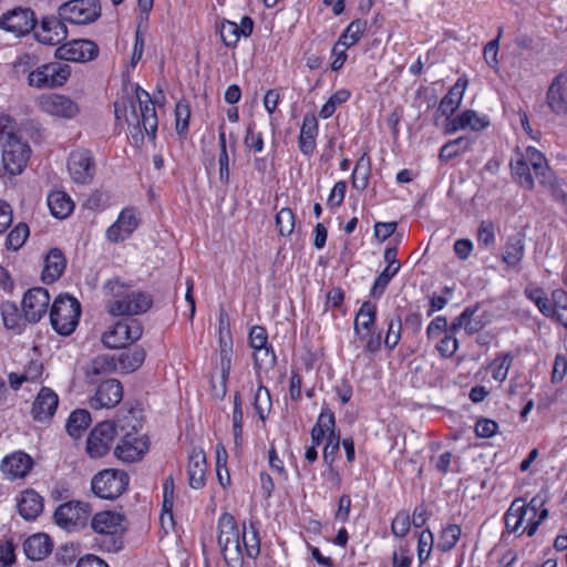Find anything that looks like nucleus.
I'll list each match as a JSON object with an SVG mask.
<instances>
[{
  "label": "nucleus",
  "mask_w": 567,
  "mask_h": 567,
  "mask_svg": "<svg viewBox=\"0 0 567 567\" xmlns=\"http://www.w3.org/2000/svg\"><path fill=\"white\" fill-rule=\"evenodd\" d=\"M434 544V537L430 529H424L417 539V559L420 564H424L431 555Z\"/></svg>",
  "instance_id": "nucleus-51"
},
{
  "label": "nucleus",
  "mask_w": 567,
  "mask_h": 567,
  "mask_svg": "<svg viewBox=\"0 0 567 567\" xmlns=\"http://www.w3.org/2000/svg\"><path fill=\"white\" fill-rule=\"evenodd\" d=\"M401 330L402 321L399 316L389 319L388 331L384 339V343L388 348L393 349L398 344L401 338Z\"/></svg>",
  "instance_id": "nucleus-57"
},
{
  "label": "nucleus",
  "mask_w": 567,
  "mask_h": 567,
  "mask_svg": "<svg viewBox=\"0 0 567 567\" xmlns=\"http://www.w3.org/2000/svg\"><path fill=\"white\" fill-rule=\"evenodd\" d=\"M546 104L556 115L567 114V74L556 75L546 93Z\"/></svg>",
  "instance_id": "nucleus-21"
},
{
  "label": "nucleus",
  "mask_w": 567,
  "mask_h": 567,
  "mask_svg": "<svg viewBox=\"0 0 567 567\" xmlns=\"http://www.w3.org/2000/svg\"><path fill=\"white\" fill-rule=\"evenodd\" d=\"M148 450L147 440L136 433H126L115 447V456L126 463H133L142 458Z\"/></svg>",
  "instance_id": "nucleus-20"
},
{
  "label": "nucleus",
  "mask_w": 567,
  "mask_h": 567,
  "mask_svg": "<svg viewBox=\"0 0 567 567\" xmlns=\"http://www.w3.org/2000/svg\"><path fill=\"white\" fill-rule=\"evenodd\" d=\"M254 408L261 420H265L271 409V396L269 390L259 384L255 398Z\"/></svg>",
  "instance_id": "nucleus-49"
},
{
  "label": "nucleus",
  "mask_w": 567,
  "mask_h": 567,
  "mask_svg": "<svg viewBox=\"0 0 567 567\" xmlns=\"http://www.w3.org/2000/svg\"><path fill=\"white\" fill-rule=\"evenodd\" d=\"M37 25V18L30 8L17 7L0 17V29L17 37L28 34Z\"/></svg>",
  "instance_id": "nucleus-12"
},
{
  "label": "nucleus",
  "mask_w": 567,
  "mask_h": 567,
  "mask_svg": "<svg viewBox=\"0 0 567 567\" xmlns=\"http://www.w3.org/2000/svg\"><path fill=\"white\" fill-rule=\"evenodd\" d=\"M97 54V44L87 39L65 42L55 50V56L58 59L81 63L94 60Z\"/></svg>",
  "instance_id": "nucleus-16"
},
{
  "label": "nucleus",
  "mask_w": 567,
  "mask_h": 567,
  "mask_svg": "<svg viewBox=\"0 0 567 567\" xmlns=\"http://www.w3.org/2000/svg\"><path fill=\"white\" fill-rule=\"evenodd\" d=\"M66 259L62 250L52 248L45 256L42 280L47 284L55 282L64 272Z\"/></svg>",
  "instance_id": "nucleus-29"
},
{
  "label": "nucleus",
  "mask_w": 567,
  "mask_h": 567,
  "mask_svg": "<svg viewBox=\"0 0 567 567\" xmlns=\"http://www.w3.org/2000/svg\"><path fill=\"white\" fill-rule=\"evenodd\" d=\"M3 326L11 330H21L22 317L14 302L4 301L0 305Z\"/></svg>",
  "instance_id": "nucleus-44"
},
{
  "label": "nucleus",
  "mask_w": 567,
  "mask_h": 567,
  "mask_svg": "<svg viewBox=\"0 0 567 567\" xmlns=\"http://www.w3.org/2000/svg\"><path fill=\"white\" fill-rule=\"evenodd\" d=\"M462 534V529L456 524L447 525L440 535L437 549L442 553L450 551L455 547Z\"/></svg>",
  "instance_id": "nucleus-47"
},
{
  "label": "nucleus",
  "mask_w": 567,
  "mask_h": 567,
  "mask_svg": "<svg viewBox=\"0 0 567 567\" xmlns=\"http://www.w3.org/2000/svg\"><path fill=\"white\" fill-rule=\"evenodd\" d=\"M276 227L281 236H289L295 228V215L290 208H282L276 215Z\"/></svg>",
  "instance_id": "nucleus-50"
},
{
  "label": "nucleus",
  "mask_w": 567,
  "mask_h": 567,
  "mask_svg": "<svg viewBox=\"0 0 567 567\" xmlns=\"http://www.w3.org/2000/svg\"><path fill=\"white\" fill-rule=\"evenodd\" d=\"M122 398V383L116 379H107L97 386L95 394L90 399L89 404L94 410L103 408L112 409L121 402Z\"/></svg>",
  "instance_id": "nucleus-19"
},
{
  "label": "nucleus",
  "mask_w": 567,
  "mask_h": 567,
  "mask_svg": "<svg viewBox=\"0 0 567 567\" xmlns=\"http://www.w3.org/2000/svg\"><path fill=\"white\" fill-rule=\"evenodd\" d=\"M32 465L33 461L30 455L18 451L2 460L1 471L11 480L22 478L31 471Z\"/></svg>",
  "instance_id": "nucleus-24"
},
{
  "label": "nucleus",
  "mask_w": 567,
  "mask_h": 567,
  "mask_svg": "<svg viewBox=\"0 0 567 567\" xmlns=\"http://www.w3.org/2000/svg\"><path fill=\"white\" fill-rule=\"evenodd\" d=\"M53 548V544L47 534H34L23 544L25 556L34 561L44 559Z\"/></svg>",
  "instance_id": "nucleus-31"
},
{
  "label": "nucleus",
  "mask_w": 567,
  "mask_h": 567,
  "mask_svg": "<svg viewBox=\"0 0 567 567\" xmlns=\"http://www.w3.org/2000/svg\"><path fill=\"white\" fill-rule=\"evenodd\" d=\"M511 169L513 177L523 188L528 190L534 188V177L530 173V166L524 155L519 154L516 159L511 162Z\"/></svg>",
  "instance_id": "nucleus-38"
},
{
  "label": "nucleus",
  "mask_w": 567,
  "mask_h": 567,
  "mask_svg": "<svg viewBox=\"0 0 567 567\" xmlns=\"http://www.w3.org/2000/svg\"><path fill=\"white\" fill-rule=\"evenodd\" d=\"M59 405L58 394L50 388L43 386L35 396L31 414L35 421H49Z\"/></svg>",
  "instance_id": "nucleus-22"
},
{
  "label": "nucleus",
  "mask_w": 567,
  "mask_h": 567,
  "mask_svg": "<svg viewBox=\"0 0 567 567\" xmlns=\"http://www.w3.org/2000/svg\"><path fill=\"white\" fill-rule=\"evenodd\" d=\"M218 545L228 567H239L244 559L241 536L235 517L228 513L218 519Z\"/></svg>",
  "instance_id": "nucleus-4"
},
{
  "label": "nucleus",
  "mask_w": 567,
  "mask_h": 567,
  "mask_svg": "<svg viewBox=\"0 0 567 567\" xmlns=\"http://www.w3.org/2000/svg\"><path fill=\"white\" fill-rule=\"evenodd\" d=\"M206 470L205 452L202 449H193L187 465L188 484L192 488L199 489L205 486Z\"/></svg>",
  "instance_id": "nucleus-25"
},
{
  "label": "nucleus",
  "mask_w": 567,
  "mask_h": 567,
  "mask_svg": "<svg viewBox=\"0 0 567 567\" xmlns=\"http://www.w3.org/2000/svg\"><path fill=\"white\" fill-rule=\"evenodd\" d=\"M115 435V425L110 421L99 423L86 441V452L91 457L104 456L111 447Z\"/></svg>",
  "instance_id": "nucleus-17"
},
{
  "label": "nucleus",
  "mask_w": 567,
  "mask_h": 567,
  "mask_svg": "<svg viewBox=\"0 0 567 567\" xmlns=\"http://www.w3.org/2000/svg\"><path fill=\"white\" fill-rule=\"evenodd\" d=\"M38 103L42 112L59 118L71 120L80 112L78 103L63 94H43L39 97Z\"/></svg>",
  "instance_id": "nucleus-13"
},
{
  "label": "nucleus",
  "mask_w": 567,
  "mask_h": 567,
  "mask_svg": "<svg viewBox=\"0 0 567 567\" xmlns=\"http://www.w3.org/2000/svg\"><path fill=\"white\" fill-rule=\"evenodd\" d=\"M520 504L522 506H527V512L529 513L527 525L520 534L526 533L527 536L530 537L536 533L539 524L548 517V509L544 508L545 497L537 494L529 503H525L524 499H522Z\"/></svg>",
  "instance_id": "nucleus-26"
},
{
  "label": "nucleus",
  "mask_w": 567,
  "mask_h": 567,
  "mask_svg": "<svg viewBox=\"0 0 567 567\" xmlns=\"http://www.w3.org/2000/svg\"><path fill=\"white\" fill-rule=\"evenodd\" d=\"M399 272V269L393 270V268L385 267L382 272L377 277L372 288H371V297L379 299L385 291L391 279Z\"/></svg>",
  "instance_id": "nucleus-52"
},
{
  "label": "nucleus",
  "mask_w": 567,
  "mask_h": 567,
  "mask_svg": "<svg viewBox=\"0 0 567 567\" xmlns=\"http://www.w3.org/2000/svg\"><path fill=\"white\" fill-rule=\"evenodd\" d=\"M410 526V516L406 513H399L392 520L391 530L394 536L404 537L409 533Z\"/></svg>",
  "instance_id": "nucleus-61"
},
{
  "label": "nucleus",
  "mask_w": 567,
  "mask_h": 567,
  "mask_svg": "<svg viewBox=\"0 0 567 567\" xmlns=\"http://www.w3.org/2000/svg\"><path fill=\"white\" fill-rule=\"evenodd\" d=\"M470 146L471 140L464 136L457 137L442 146L439 157L441 161H451L461 153L466 152L470 148Z\"/></svg>",
  "instance_id": "nucleus-46"
},
{
  "label": "nucleus",
  "mask_w": 567,
  "mask_h": 567,
  "mask_svg": "<svg viewBox=\"0 0 567 567\" xmlns=\"http://www.w3.org/2000/svg\"><path fill=\"white\" fill-rule=\"evenodd\" d=\"M117 369L116 359L110 354H101L91 360L85 368L87 378L110 374Z\"/></svg>",
  "instance_id": "nucleus-40"
},
{
  "label": "nucleus",
  "mask_w": 567,
  "mask_h": 567,
  "mask_svg": "<svg viewBox=\"0 0 567 567\" xmlns=\"http://www.w3.org/2000/svg\"><path fill=\"white\" fill-rule=\"evenodd\" d=\"M244 145L247 150L260 153L264 150V138L261 133H255L252 126H248L244 137Z\"/></svg>",
  "instance_id": "nucleus-60"
},
{
  "label": "nucleus",
  "mask_w": 567,
  "mask_h": 567,
  "mask_svg": "<svg viewBox=\"0 0 567 567\" xmlns=\"http://www.w3.org/2000/svg\"><path fill=\"white\" fill-rule=\"evenodd\" d=\"M377 320V307L369 301L361 305L354 319V333H359L362 330L374 329Z\"/></svg>",
  "instance_id": "nucleus-41"
},
{
  "label": "nucleus",
  "mask_w": 567,
  "mask_h": 567,
  "mask_svg": "<svg viewBox=\"0 0 567 567\" xmlns=\"http://www.w3.org/2000/svg\"><path fill=\"white\" fill-rule=\"evenodd\" d=\"M489 125L487 116H480L473 110H466L457 117L450 121L446 127L449 134L455 133L458 130L471 128L472 131H482Z\"/></svg>",
  "instance_id": "nucleus-27"
},
{
  "label": "nucleus",
  "mask_w": 567,
  "mask_h": 567,
  "mask_svg": "<svg viewBox=\"0 0 567 567\" xmlns=\"http://www.w3.org/2000/svg\"><path fill=\"white\" fill-rule=\"evenodd\" d=\"M527 297L536 303L539 311L548 318H551L554 310L551 309V300H549L543 290L535 289L533 291H526Z\"/></svg>",
  "instance_id": "nucleus-58"
},
{
  "label": "nucleus",
  "mask_w": 567,
  "mask_h": 567,
  "mask_svg": "<svg viewBox=\"0 0 567 567\" xmlns=\"http://www.w3.org/2000/svg\"><path fill=\"white\" fill-rule=\"evenodd\" d=\"M551 309L554 313L551 318H555L560 312L567 309V291L563 289H556L551 293Z\"/></svg>",
  "instance_id": "nucleus-64"
},
{
  "label": "nucleus",
  "mask_w": 567,
  "mask_h": 567,
  "mask_svg": "<svg viewBox=\"0 0 567 567\" xmlns=\"http://www.w3.org/2000/svg\"><path fill=\"white\" fill-rule=\"evenodd\" d=\"M29 237V227L24 223H19L7 236L6 247L9 250L17 251Z\"/></svg>",
  "instance_id": "nucleus-48"
},
{
  "label": "nucleus",
  "mask_w": 567,
  "mask_h": 567,
  "mask_svg": "<svg viewBox=\"0 0 567 567\" xmlns=\"http://www.w3.org/2000/svg\"><path fill=\"white\" fill-rule=\"evenodd\" d=\"M454 333H446L445 337L436 346L437 351L443 358H451L458 348L457 340L453 337Z\"/></svg>",
  "instance_id": "nucleus-62"
},
{
  "label": "nucleus",
  "mask_w": 567,
  "mask_h": 567,
  "mask_svg": "<svg viewBox=\"0 0 567 567\" xmlns=\"http://www.w3.org/2000/svg\"><path fill=\"white\" fill-rule=\"evenodd\" d=\"M359 341L364 346V350L370 353L378 352L381 349V333L372 330H362L355 333Z\"/></svg>",
  "instance_id": "nucleus-54"
},
{
  "label": "nucleus",
  "mask_w": 567,
  "mask_h": 567,
  "mask_svg": "<svg viewBox=\"0 0 567 567\" xmlns=\"http://www.w3.org/2000/svg\"><path fill=\"white\" fill-rule=\"evenodd\" d=\"M48 206L51 214L59 218H66L74 209V203L63 190H52L48 195Z\"/></svg>",
  "instance_id": "nucleus-35"
},
{
  "label": "nucleus",
  "mask_w": 567,
  "mask_h": 567,
  "mask_svg": "<svg viewBox=\"0 0 567 567\" xmlns=\"http://www.w3.org/2000/svg\"><path fill=\"white\" fill-rule=\"evenodd\" d=\"M3 122H10L8 117L0 118V142L2 143V162L4 169L10 175L23 172L31 154L28 143L22 142L13 132L7 131Z\"/></svg>",
  "instance_id": "nucleus-3"
},
{
  "label": "nucleus",
  "mask_w": 567,
  "mask_h": 567,
  "mask_svg": "<svg viewBox=\"0 0 567 567\" xmlns=\"http://www.w3.org/2000/svg\"><path fill=\"white\" fill-rule=\"evenodd\" d=\"M367 21L362 19H355L350 22V24L346 28V30L341 33L339 40L337 41V49L340 47L351 48L355 43H358L367 30Z\"/></svg>",
  "instance_id": "nucleus-39"
},
{
  "label": "nucleus",
  "mask_w": 567,
  "mask_h": 567,
  "mask_svg": "<svg viewBox=\"0 0 567 567\" xmlns=\"http://www.w3.org/2000/svg\"><path fill=\"white\" fill-rule=\"evenodd\" d=\"M59 16L72 24H89L101 17L99 0H70L59 7Z\"/></svg>",
  "instance_id": "nucleus-9"
},
{
  "label": "nucleus",
  "mask_w": 567,
  "mask_h": 567,
  "mask_svg": "<svg viewBox=\"0 0 567 567\" xmlns=\"http://www.w3.org/2000/svg\"><path fill=\"white\" fill-rule=\"evenodd\" d=\"M525 245L524 238L520 234L508 238L504 251L503 261L511 268H517L524 258Z\"/></svg>",
  "instance_id": "nucleus-36"
},
{
  "label": "nucleus",
  "mask_w": 567,
  "mask_h": 567,
  "mask_svg": "<svg viewBox=\"0 0 567 567\" xmlns=\"http://www.w3.org/2000/svg\"><path fill=\"white\" fill-rule=\"evenodd\" d=\"M138 226L136 212L134 208H124L117 220L107 228L106 237L113 243L126 239Z\"/></svg>",
  "instance_id": "nucleus-23"
},
{
  "label": "nucleus",
  "mask_w": 567,
  "mask_h": 567,
  "mask_svg": "<svg viewBox=\"0 0 567 567\" xmlns=\"http://www.w3.org/2000/svg\"><path fill=\"white\" fill-rule=\"evenodd\" d=\"M19 514L25 520H34L43 511V498L34 489H25L18 498Z\"/></svg>",
  "instance_id": "nucleus-30"
},
{
  "label": "nucleus",
  "mask_w": 567,
  "mask_h": 567,
  "mask_svg": "<svg viewBox=\"0 0 567 567\" xmlns=\"http://www.w3.org/2000/svg\"><path fill=\"white\" fill-rule=\"evenodd\" d=\"M124 515L111 511L95 514L91 522L92 529L97 534L96 543L110 553H117L123 548Z\"/></svg>",
  "instance_id": "nucleus-2"
},
{
  "label": "nucleus",
  "mask_w": 567,
  "mask_h": 567,
  "mask_svg": "<svg viewBox=\"0 0 567 567\" xmlns=\"http://www.w3.org/2000/svg\"><path fill=\"white\" fill-rule=\"evenodd\" d=\"M268 334L264 327L254 326L249 332V343L254 350L265 348L267 346Z\"/></svg>",
  "instance_id": "nucleus-63"
},
{
  "label": "nucleus",
  "mask_w": 567,
  "mask_h": 567,
  "mask_svg": "<svg viewBox=\"0 0 567 567\" xmlns=\"http://www.w3.org/2000/svg\"><path fill=\"white\" fill-rule=\"evenodd\" d=\"M91 514V506L80 501H71L60 505L54 512L55 523L68 529L84 526Z\"/></svg>",
  "instance_id": "nucleus-11"
},
{
  "label": "nucleus",
  "mask_w": 567,
  "mask_h": 567,
  "mask_svg": "<svg viewBox=\"0 0 567 567\" xmlns=\"http://www.w3.org/2000/svg\"><path fill=\"white\" fill-rule=\"evenodd\" d=\"M318 135V121L313 115H305L299 134L300 152L310 156L316 147V137Z\"/></svg>",
  "instance_id": "nucleus-32"
},
{
  "label": "nucleus",
  "mask_w": 567,
  "mask_h": 567,
  "mask_svg": "<svg viewBox=\"0 0 567 567\" xmlns=\"http://www.w3.org/2000/svg\"><path fill=\"white\" fill-rule=\"evenodd\" d=\"M220 38L226 47L234 48L240 39L238 24L228 20L221 22Z\"/></svg>",
  "instance_id": "nucleus-53"
},
{
  "label": "nucleus",
  "mask_w": 567,
  "mask_h": 567,
  "mask_svg": "<svg viewBox=\"0 0 567 567\" xmlns=\"http://www.w3.org/2000/svg\"><path fill=\"white\" fill-rule=\"evenodd\" d=\"M146 357L144 348L137 346L123 351L116 359L117 367L122 372L131 373L142 367Z\"/></svg>",
  "instance_id": "nucleus-37"
},
{
  "label": "nucleus",
  "mask_w": 567,
  "mask_h": 567,
  "mask_svg": "<svg viewBox=\"0 0 567 567\" xmlns=\"http://www.w3.org/2000/svg\"><path fill=\"white\" fill-rule=\"evenodd\" d=\"M128 482L130 477L126 472L106 468L94 475L91 486L97 497L115 499L126 491Z\"/></svg>",
  "instance_id": "nucleus-7"
},
{
  "label": "nucleus",
  "mask_w": 567,
  "mask_h": 567,
  "mask_svg": "<svg viewBox=\"0 0 567 567\" xmlns=\"http://www.w3.org/2000/svg\"><path fill=\"white\" fill-rule=\"evenodd\" d=\"M68 171L76 184H89L95 174V163L90 151L79 148L71 152L68 159Z\"/></svg>",
  "instance_id": "nucleus-14"
},
{
  "label": "nucleus",
  "mask_w": 567,
  "mask_h": 567,
  "mask_svg": "<svg viewBox=\"0 0 567 567\" xmlns=\"http://www.w3.org/2000/svg\"><path fill=\"white\" fill-rule=\"evenodd\" d=\"M478 307H466L463 312L454 318L450 327V332L456 333L461 328H464L468 334H474L484 328V322L474 318Z\"/></svg>",
  "instance_id": "nucleus-34"
},
{
  "label": "nucleus",
  "mask_w": 567,
  "mask_h": 567,
  "mask_svg": "<svg viewBox=\"0 0 567 567\" xmlns=\"http://www.w3.org/2000/svg\"><path fill=\"white\" fill-rule=\"evenodd\" d=\"M254 362L256 369H261L264 367L271 368L276 363V354L271 347H265L261 349L255 350Z\"/></svg>",
  "instance_id": "nucleus-59"
},
{
  "label": "nucleus",
  "mask_w": 567,
  "mask_h": 567,
  "mask_svg": "<svg viewBox=\"0 0 567 567\" xmlns=\"http://www.w3.org/2000/svg\"><path fill=\"white\" fill-rule=\"evenodd\" d=\"M176 132L183 134L187 131L190 117V107L185 100L179 101L175 106Z\"/></svg>",
  "instance_id": "nucleus-55"
},
{
  "label": "nucleus",
  "mask_w": 567,
  "mask_h": 567,
  "mask_svg": "<svg viewBox=\"0 0 567 567\" xmlns=\"http://www.w3.org/2000/svg\"><path fill=\"white\" fill-rule=\"evenodd\" d=\"M143 326L137 319L117 321L113 328L102 336V342L110 349L123 348L141 339Z\"/></svg>",
  "instance_id": "nucleus-10"
},
{
  "label": "nucleus",
  "mask_w": 567,
  "mask_h": 567,
  "mask_svg": "<svg viewBox=\"0 0 567 567\" xmlns=\"http://www.w3.org/2000/svg\"><path fill=\"white\" fill-rule=\"evenodd\" d=\"M513 358L511 353H505L501 358H497L493 361L492 365L494 367L492 377L495 381L503 382L507 378L509 368L512 365Z\"/></svg>",
  "instance_id": "nucleus-56"
},
{
  "label": "nucleus",
  "mask_w": 567,
  "mask_h": 567,
  "mask_svg": "<svg viewBox=\"0 0 567 567\" xmlns=\"http://www.w3.org/2000/svg\"><path fill=\"white\" fill-rule=\"evenodd\" d=\"M136 101L138 103L140 107V115L136 112V107L134 103H131L132 106V117L133 121H131L128 117H126V122L130 125H134L136 130H140V124L142 123L143 128L145 130V133L147 136L154 141L156 138V132H157V114L155 110L154 102L151 99V95L148 92L143 90L140 86H136L135 90ZM138 134H141V131H138ZM140 138L143 140V136L140 135Z\"/></svg>",
  "instance_id": "nucleus-6"
},
{
  "label": "nucleus",
  "mask_w": 567,
  "mask_h": 567,
  "mask_svg": "<svg viewBox=\"0 0 567 567\" xmlns=\"http://www.w3.org/2000/svg\"><path fill=\"white\" fill-rule=\"evenodd\" d=\"M91 423V414L87 410L73 411L66 422V431L73 437H79Z\"/></svg>",
  "instance_id": "nucleus-42"
},
{
  "label": "nucleus",
  "mask_w": 567,
  "mask_h": 567,
  "mask_svg": "<svg viewBox=\"0 0 567 567\" xmlns=\"http://www.w3.org/2000/svg\"><path fill=\"white\" fill-rule=\"evenodd\" d=\"M50 303V295L47 289L37 287L29 289L22 299L24 319L35 323L47 313Z\"/></svg>",
  "instance_id": "nucleus-18"
},
{
  "label": "nucleus",
  "mask_w": 567,
  "mask_h": 567,
  "mask_svg": "<svg viewBox=\"0 0 567 567\" xmlns=\"http://www.w3.org/2000/svg\"><path fill=\"white\" fill-rule=\"evenodd\" d=\"M524 157L528 162L529 166L533 168L539 184L544 186L554 185L553 172L548 167L547 161L543 153H540L535 147H527Z\"/></svg>",
  "instance_id": "nucleus-28"
},
{
  "label": "nucleus",
  "mask_w": 567,
  "mask_h": 567,
  "mask_svg": "<svg viewBox=\"0 0 567 567\" xmlns=\"http://www.w3.org/2000/svg\"><path fill=\"white\" fill-rule=\"evenodd\" d=\"M467 81L461 84V79L449 90L440 102L437 114L450 118L460 107Z\"/></svg>",
  "instance_id": "nucleus-33"
},
{
  "label": "nucleus",
  "mask_w": 567,
  "mask_h": 567,
  "mask_svg": "<svg viewBox=\"0 0 567 567\" xmlns=\"http://www.w3.org/2000/svg\"><path fill=\"white\" fill-rule=\"evenodd\" d=\"M240 536L245 546L246 555L249 558H256L260 553V538L257 526L254 523H250L249 528L247 529L246 524L244 523V530Z\"/></svg>",
  "instance_id": "nucleus-43"
},
{
  "label": "nucleus",
  "mask_w": 567,
  "mask_h": 567,
  "mask_svg": "<svg viewBox=\"0 0 567 567\" xmlns=\"http://www.w3.org/2000/svg\"><path fill=\"white\" fill-rule=\"evenodd\" d=\"M35 40L45 45H56L68 37V29L64 19L56 16H45L41 19L39 27L33 29Z\"/></svg>",
  "instance_id": "nucleus-15"
},
{
  "label": "nucleus",
  "mask_w": 567,
  "mask_h": 567,
  "mask_svg": "<svg viewBox=\"0 0 567 567\" xmlns=\"http://www.w3.org/2000/svg\"><path fill=\"white\" fill-rule=\"evenodd\" d=\"M70 75V65L61 62H50L30 71L28 84L37 89H54L62 86Z\"/></svg>",
  "instance_id": "nucleus-8"
},
{
  "label": "nucleus",
  "mask_w": 567,
  "mask_h": 567,
  "mask_svg": "<svg viewBox=\"0 0 567 567\" xmlns=\"http://www.w3.org/2000/svg\"><path fill=\"white\" fill-rule=\"evenodd\" d=\"M103 291L111 298L107 311L114 317L143 315L153 306V298L148 292L131 290L118 278L107 280L103 286Z\"/></svg>",
  "instance_id": "nucleus-1"
},
{
  "label": "nucleus",
  "mask_w": 567,
  "mask_h": 567,
  "mask_svg": "<svg viewBox=\"0 0 567 567\" xmlns=\"http://www.w3.org/2000/svg\"><path fill=\"white\" fill-rule=\"evenodd\" d=\"M80 315L81 305L74 297L59 296L51 307V326L59 334L70 336L79 323Z\"/></svg>",
  "instance_id": "nucleus-5"
},
{
  "label": "nucleus",
  "mask_w": 567,
  "mask_h": 567,
  "mask_svg": "<svg viewBox=\"0 0 567 567\" xmlns=\"http://www.w3.org/2000/svg\"><path fill=\"white\" fill-rule=\"evenodd\" d=\"M370 158L363 154L357 162L352 173V186L355 189L363 190L369 183Z\"/></svg>",
  "instance_id": "nucleus-45"
}]
</instances>
